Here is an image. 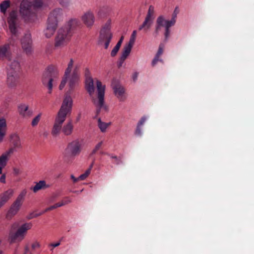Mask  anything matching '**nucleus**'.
I'll return each mask as SVG.
<instances>
[{
    "instance_id": "obj_44",
    "label": "nucleus",
    "mask_w": 254,
    "mask_h": 254,
    "mask_svg": "<svg viewBox=\"0 0 254 254\" xmlns=\"http://www.w3.org/2000/svg\"><path fill=\"white\" fill-rule=\"evenodd\" d=\"M142 133L141 128L140 127L137 126L135 130V134L137 135H141Z\"/></svg>"
},
{
    "instance_id": "obj_19",
    "label": "nucleus",
    "mask_w": 254,
    "mask_h": 254,
    "mask_svg": "<svg viewBox=\"0 0 254 254\" xmlns=\"http://www.w3.org/2000/svg\"><path fill=\"white\" fill-rule=\"evenodd\" d=\"M63 15L62 9L59 8H56L50 13L48 20L58 25V22L62 19Z\"/></svg>"
},
{
    "instance_id": "obj_52",
    "label": "nucleus",
    "mask_w": 254,
    "mask_h": 254,
    "mask_svg": "<svg viewBox=\"0 0 254 254\" xmlns=\"http://www.w3.org/2000/svg\"><path fill=\"white\" fill-rule=\"evenodd\" d=\"M102 143H103V141H100V142H99L98 144H97L96 145V146H95V148L98 150L101 148V147L102 145Z\"/></svg>"
},
{
    "instance_id": "obj_1",
    "label": "nucleus",
    "mask_w": 254,
    "mask_h": 254,
    "mask_svg": "<svg viewBox=\"0 0 254 254\" xmlns=\"http://www.w3.org/2000/svg\"><path fill=\"white\" fill-rule=\"evenodd\" d=\"M73 100L69 95H66L63 101L61 107L55 117L53 126L51 130V134L57 137L60 134L61 129L66 117L71 112Z\"/></svg>"
},
{
    "instance_id": "obj_33",
    "label": "nucleus",
    "mask_w": 254,
    "mask_h": 254,
    "mask_svg": "<svg viewBox=\"0 0 254 254\" xmlns=\"http://www.w3.org/2000/svg\"><path fill=\"white\" fill-rule=\"evenodd\" d=\"M136 36V31L135 30H134L131 35L129 42L127 44L133 46L135 41Z\"/></svg>"
},
{
    "instance_id": "obj_48",
    "label": "nucleus",
    "mask_w": 254,
    "mask_h": 254,
    "mask_svg": "<svg viewBox=\"0 0 254 254\" xmlns=\"http://www.w3.org/2000/svg\"><path fill=\"white\" fill-rule=\"evenodd\" d=\"M87 177V176H86V174H85V173L79 176V179L80 180H84Z\"/></svg>"
},
{
    "instance_id": "obj_46",
    "label": "nucleus",
    "mask_w": 254,
    "mask_h": 254,
    "mask_svg": "<svg viewBox=\"0 0 254 254\" xmlns=\"http://www.w3.org/2000/svg\"><path fill=\"white\" fill-rule=\"evenodd\" d=\"M57 196L56 194H53V195H52L48 199L49 202H52L53 201H54L55 199L56 198Z\"/></svg>"
},
{
    "instance_id": "obj_60",
    "label": "nucleus",
    "mask_w": 254,
    "mask_h": 254,
    "mask_svg": "<svg viewBox=\"0 0 254 254\" xmlns=\"http://www.w3.org/2000/svg\"><path fill=\"white\" fill-rule=\"evenodd\" d=\"M64 0H59L61 4H62L64 2Z\"/></svg>"
},
{
    "instance_id": "obj_4",
    "label": "nucleus",
    "mask_w": 254,
    "mask_h": 254,
    "mask_svg": "<svg viewBox=\"0 0 254 254\" xmlns=\"http://www.w3.org/2000/svg\"><path fill=\"white\" fill-rule=\"evenodd\" d=\"M33 226L31 222H25L19 225L16 231H10L9 233V239L11 243L20 242L25 238L28 231Z\"/></svg>"
},
{
    "instance_id": "obj_10",
    "label": "nucleus",
    "mask_w": 254,
    "mask_h": 254,
    "mask_svg": "<svg viewBox=\"0 0 254 254\" xmlns=\"http://www.w3.org/2000/svg\"><path fill=\"white\" fill-rule=\"evenodd\" d=\"M9 139L11 147L4 152L10 156L14 152L21 149L22 145L20 138L17 133H11L9 135Z\"/></svg>"
},
{
    "instance_id": "obj_8",
    "label": "nucleus",
    "mask_w": 254,
    "mask_h": 254,
    "mask_svg": "<svg viewBox=\"0 0 254 254\" xmlns=\"http://www.w3.org/2000/svg\"><path fill=\"white\" fill-rule=\"evenodd\" d=\"M70 36L68 28L60 29L55 38V47L57 48H61L64 47L69 41Z\"/></svg>"
},
{
    "instance_id": "obj_57",
    "label": "nucleus",
    "mask_w": 254,
    "mask_h": 254,
    "mask_svg": "<svg viewBox=\"0 0 254 254\" xmlns=\"http://www.w3.org/2000/svg\"><path fill=\"white\" fill-rule=\"evenodd\" d=\"M98 151L95 148H94L91 152V154H94Z\"/></svg>"
},
{
    "instance_id": "obj_41",
    "label": "nucleus",
    "mask_w": 254,
    "mask_h": 254,
    "mask_svg": "<svg viewBox=\"0 0 254 254\" xmlns=\"http://www.w3.org/2000/svg\"><path fill=\"white\" fill-rule=\"evenodd\" d=\"M159 61H162L161 60L159 59V57L155 56V57L154 58V59L153 60V61L152 62V66H154L155 65H156V64L157 63V62Z\"/></svg>"
},
{
    "instance_id": "obj_11",
    "label": "nucleus",
    "mask_w": 254,
    "mask_h": 254,
    "mask_svg": "<svg viewBox=\"0 0 254 254\" xmlns=\"http://www.w3.org/2000/svg\"><path fill=\"white\" fill-rule=\"evenodd\" d=\"M27 193L26 190H23L17 196L15 201L11 205L7 215V218H11L15 215L20 210L22 204L24 197Z\"/></svg>"
},
{
    "instance_id": "obj_54",
    "label": "nucleus",
    "mask_w": 254,
    "mask_h": 254,
    "mask_svg": "<svg viewBox=\"0 0 254 254\" xmlns=\"http://www.w3.org/2000/svg\"><path fill=\"white\" fill-rule=\"evenodd\" d=\"M124 36H122L117 44L121 46L124 40Z\"/></svg>"
},
{
    "instance_id": "obj_43",
    "label": "nucleus",
    "mask_w": 254,
    "mask_h": 254,
    "mask_svg": "<svg viewBox=\"0 0 254 254\" xmlns=\"http://www.w3.org/2000/svg\"><path fill=\"white\" fill-rule=\"evenodd\" d=\"M163 52V49L161 46H160L156 56L159 57L162 54Z\"/></svg>"
},
{
    "instance_id": "obj_7",
    "label": "nucleus",
    "mask_w": 254,
    "mask_h": 254,
    "mask_svg": "<svg viewBox=\"0 0 254 254\" xmlns=\"http://www.w3.org/2000/svg\"><path fill=\"white\" fill-rule=\"evenodd\" d=\"M111 22L108 20L101 29L100 34V41L104 44V48L107 49L109 47L111 40L113 37L111 31Z\"/></svg>"
},
{
    "instance_id": "obj_25",
    "label": "nucleus",
    "mask_w": 254,
    "mask_h": 254,
    "mask_svg": "<svg viewBox=\"0 0 254 254\" xmlns=\"http://www.w3.org/2000/svg\"><path fill=\"white\" fill-rule=\"evenodd\" d=\"M73 131V125L71 121L67 122L64 126L62 125L61 132L65 136H69L72 134Z\"/></svg>"
},
{
    "instance_id": "obj_47",
    "label": "nucleus",
    "mask_w": 254,
    "mask_h": 254,
    "mask_svg": "<svg viewBox=\"0 0 254 254\" xmlns=\"http://www.w3.org/2000/svg\"><path fill=\"white\" fill-rule=\"evenodd\" d=\"M60 245V242H58L56 243H52V244H50L49 246L52 247L53 248H55V247H57L59 246Z\"/></svg>"
},
{
    "instance_id": "obj_27",
    "label": "nucleus",
    "mask_w": 254,
    "mask_h": 254,
    "mask_svg": "<svg viewBox=\"0 0 254 254\" xmlns=\"http://www.w3.org/2000/svg\"><path fill=\"white\" fill-rule=\"evenodd\" d=\"M49 186L46 185L45 181H40L39 182L36 183V185L31 189L34 192H37L38 191L47 188Z\"/></svg>"
},
{
    "instance_id": "obj_39",
    "label": "nucleus",
    "mask_w": 254,
    "mask_h": 254,
    "mask_svg": "<svg viewBox=\"0 0 254 254\" xmlns=\"http://www.w3.org/2000/svg\"><path fill=\"white\" fill-rule=\"evenodd\" d=\"M71 199L68 197H65L64 199L62 200V202H63L64 205L71 202Z\"/></svg>"
},
{
    "instance_id": "obj_23",
    "label": "nucleus",
    "mask_w": 254,
    "mask_h": 254,
    "mask_svg": "<svg viewBox=\"0 0 254 254\" xmlns=\"http://www.w3.org/2000/svg\"><path fill=\"white\" fill-rule=\"evenodd\" d=\"M18 112L23 118H27L32 116V112L29 109V107L25 104H21L18 106Z\"/></svg>"
},
{
    "instance_id": "obj_35",
    "label": "nucleus",
    "mask_w": 254,
    "mask_h": 254,
    "mask_svg": "<svg viewBox=\"0 0 254 254\" xmlns=\"http://www.w3.org/2000/svg\"><path fill=\"white\" fill-rule=\"evenodd\" d=\"M57 208H58V206L56 205V204H55L54 205H52V206L47 208L46 209H45L44 211H43L42 212H41L40 213V214H43V213H45V212H46L47 211L52 210H53L54 209H56Z\"/></svg>"
},
{
    "instance_id": "obj_30",
    "label": "nucleus",
    "mask_w": 254,
    "mask_h": 254,
    "mask_svg": "<svg viewBox=\"0 0 254 254\" xmlns=\"http://www.w3.org/2000/svg\"><path fill=\"white\" fill-rule=\"evenodd\" d=\"M111 122L105 123L101 121L99 118L98 120V126L102 132H105L107 128L111 125Z\"/></svg>"
},
{
    "instance_id": "obj_28",
    "label": "nucleus",
    "mask_w": 254,
    "mask_h": 254,
    "mask_svg": "<svg viewBox=\"0 0 254 254\" xmlns=\"http://www.w3.org/2000/svg\"><path fill=\"white\" fill-rule=\"evenodd\" d=\"M132 47V46L129 45L128 44H127L125 46L124 50L121 57V61H124L127 59V58L129 55Z\"/></svg>"
},
{
    "instance_id": "obj_51",
    "label": "nucleus",
    "mask_w": 254,
    "mask_h": 254,
    "mask_svg": "<svg viewBox=\"0 0 254 254\" xmlns=\"http://www.w3.org/2000/svg\"><path fill=\"white\" fill-rule=\"evenodd\" d=\"M170 35V30L168 29H165V36L166 39H167Z\"/></svg>"
},
{
    "instance_id": "obj_16",
    "label": "nucleus",
    "mask_w": 254,
    "mask_h": 254,
    "mask_svg": "<svg viewBox=\"0 0 254 254\" xmlns=\"http://www.w3.org/2000/svg\"><path fill=\"white\" fill-rule=\"evenodd\" d=\"M176 20L171 19L170 20H165L163 16H160L157 19V25L155 29V32L158 33L160 27L163 26L165 29H169L170 27L175 25Z\"/></svg>"
},
{
    "instance_id": "obj_24",
    "label": "nucleus",
    "mask_w": 254,
    "mask_h": 254,
    "mask_svg": "<svg viewBox=\"0 0 254 254\" xmlns=\"http://www.w3.org/2000/svg\"><path fill=\"white\" fill-rule=\"evenodd\" d=\"M58 25L48 20L47 26L44 30V35L47 38L51 37L55 33Z\"/></svg>"
},
{
    "instance_id": "obj_56",
    "label": "nucleus",
    "mask_w": 254,
    "mask_h": 254,
    "mask_svg": "<svg viewBox=\"0 0 254 254\" xmlns=\"http://www.w3.org/2000/svg\"><path fill=\"white\" fill-rule=\"evenodd\" d=\"M56 204L57 205L58 207H61V206H63L64 205V204L63 202H62V201L60 202H58Z\"/></svg>"
},
{
    "instance_id": "obj_22",
    "label": "nucleus",
    "mask_w": 254,
    "mask_h": 254,
    "mask_svg": "<svg viewBox=\"0 0 254 254\" xmlns=\"http://www.w3.org/2000/svg\"><path fill=\"white\" fill-rule=\"evenodd\" d=\"M7 124L6 119L4 117H0V143L4 138L7 131Z\"/></svg>"
},
{
    "instance_id": "obj_49",
    "label": "nucleus",
    "mask_w": 254,
    "mask_h": 254,
    "mask_svg": "<svg viewBox=\"0 0 254 254\" xmlns=\"http://www.w3.org/2000/svg\"><path fill=\"white\" fill-rule=\"evenodd\" d=\"M71 179L73 180L74 183H76L80 180V179L78 178H75L73 175H71L70 176Z\"/></svg>"
},
{
    "instance_id": "obj_15",
    "label": "nucleus",
    "mask_w": 254,
    "mask_h": 254,
    "mask_svg": "<svg viewBox=\"0 0 254 254\" xmlns=\"http://www.w3.org/2000/svg\"><path fill=\"white\" fill-rule=\"evenodd\" d=\"M112 88L115 96L120 101H124L126 99L125 89L123 85L117 82L112 83Z\"/></svg>"
},
{
    "instance_id": "obj_55",
    "label": "nucleus",
    "mask_w": 254,
    "mask_h": 254,
    "mask_svg": "<svg viewBox=\"0 0 254 254\" xmlns=\"http://www.w3.org/2000/svg\"><path fill=\"white\" fill-rule=\"evenodd\" d=\"M24 254H32V253L29 251V249L28 247H26L25 248L24 253Z\"/></svg>"
},
{
    "instance_id": "obj_3",
    "label": "nucleus",
    "mask_w": 254,
    "mask_h": 254,
    "mask_svg": "<svg viewBox=\"0 0 254 254\" xmlns=\"http://www.w3.org/2000/svg\"><path fill=\"white\" fill-rule=\"evenodd\" d=\"M79 67L80 65L77 64L73 67V61L72 59L70 60L67 67L65 71L64 78L59 86L60 90H62L64 88L67 82H68L69 87L71 90L78 85L80 79Z\"/></svg>"
},
{
    "instance_id": "obj_20",
    "label": "nucleus",
    "mask_w": 254,
    "mask_h": 254,
    "mask_svg": "<svg viewBox=\"0 0 254 254\" xmlns=\"http://www.w3.org/2000/svg\"><path fill=\"white\" fill-rule=\"evenodd\" d=\"M11 53L10 51L9 44H6L0 46V59H6L10 61L11 59Z\"/></svg>"
},
{
    "instance_id": "obj_42",
    "label": "nucleus",
    "mask_w": 254,
    "mask_h": 254,
    "mask_svg": "<svg viewBox=\"0 0 254 254\" xmlns=\"http://www.w3.org/2000/svg\"><path fill=\"white\" fill-rule=\"evenodd\" d=\"M146 118L145 117H143L141 118V119H140V120L139 121V122L138 123L137 126L140 127L142 125H143V124L146 121Z\"/></svg>"
},
{
    "instance_id": "obj_58",
    "label": "nucleus",
    "mask_w": 254,
    "mask_h": 254,
    "mask_svg": "<svg viewBox=\"0 0 254 254\" xmlns=\"http://www.w3.org/2000/svg\"><path fill=\"white\" fill-rule=\"evenodd\" d=\"M98 151L95 148H94L91 152V154H94Z\"/></svg>"
},
{
    "instance_id": "obj_2",
    "label": "nucleus",
    "mask_w": 254,
    "mask_h": 254,
    "mask_svg": "<svg viewBox=\"0 0 254 254\" xmlns=\"http://www.w3.org/2000/svg\"><path fill=\"white\" fill-rule=\"evenodd\" d=\"M85 84L86 90L91 97L93 103L98 108L97 112H99L101 109L107 111V107L104 104L105 86L103 85L99 80H97L96 81V86L98 91V100H97L94 97L95 87L93 78H87V79H85Z\"/></svg>"
},
{
    "instance_id": "obj_5",
    "label": "nucleus",
    "mask_w": 254,
    "mask_h": 254,
    "mask_svg": "<svg viewBox=\"0 0 254 254\" xmlns=\"http://www.w3.org/2000/svg\"><path fill=\"white\" fill-rule=\"evenodd\" d=\"M42 5L41 0H24L20 4V12L26 20H31V17H34V13L31 12L30 7L33 6L39 8Z\"/></svg>"
},
{
    "instance_id": "obj_14",
    "label": "nucleus",
    "mask_w": 254,
    "mask_h": 254,
    "mask_svg": "<svg viewBox=\"0 0 254 254\" xmlns=\"http://www.w3.org/2000/svg\"><path fill=\"white\" fill-rule=\"evenodd\" d=\"M23 50L27 54H30L32 52V42L31 35L29 32L25 33L21 40Z\"/></svg>"
},
{
    "instance_id": "obj_18",
    "label": "nucleus",
    "mask_w": 254,
    "mask_h": 254,
    "mask_svg": "<svg viewBox=\"0 0 254 254\" xmlns=\"http://www.w3.org/2000/svg\"><path fill=\"white\" fill-rule=\"evenodd\" d=\"M81 20L84 24L87 27L91 28L95 21L94 13L91 10H87L82 15Z\"/></svg>"
},
{
    "instance_id": "obj_61",
    "label": "nucleus",
    "mask_w": 254,
    "mask_h": 254,
    "mask_svg": "<svg viewBox=\"0 0 254 254\" xmlns=\"http://www.w3.org/2000/svg\"><path fill=\"white\" fill-rule=\"evenodd\" d=\"M0 254H1V252H0Z\"/></svg>"
},
{
    "instance_id": "obj_31",
    "label": "nucleus",
    "mask_w": 254,
    "mask_h": 254,
    "mask_svg": "<svg viewBox=\"0 0 254 254\" xmlns=\"http://www.w3.org/2000/svg\"><path fill=\"white\" fill-rule=\"evenodd\" d=\"M10 6V1L8 0H4L0 4V11L5 14L7 9Z\"/></svg>"
},
{
    "instance_id": "obj_36",
    "label": "nucleus",
    "mask_w": 254,
    "mask_h": 254,
    "mask_svg": "<svg viewBox=\"0 0 254 254\" xmlns=\"http://www.w3.org/2000/svg\"><path fill=\"white\" fill-rule=\"evenodd\" d=\"M40 246L41 245L40 243L37 241L34 242L31 245V248L33 250L39 248Z\"/></svg>"
},
{
    "instance_id": "obj_29",
    "label": "nucleus",
    "mask_w": 254,
    "mask_h": 254,
    "mask_svg": "<svg viewBox=\"0 0 254 254\" xmlns=\"http://www.w3.org/2000/svg\"><path fill=\"white\" fill-rule=\"evenodd\" d=\"M10 156L4 152L0 156V174L2 173V169L6 165Z\"/></svg>"
},
{
    "instance_id": "obj_6",
    "label": "nucleus",
    "mask_w": 254,
    "mask_h": 254,
    "mask_svg": "<svg viewBox=\"0 0 254 254\" xmlns=\"http://www.w3.org/2000/svg\"><path fill=\"white\" fill-rule=\"evenodd\" d=\"M82 142L79 139L68 143L64 149V156L68 158H74L79 155L82 149Z\"/></svg>"
},
{
    "instance_id": "obj_38",
    "label": "nucleus",
    "mask_w": 254,
    "mask_h": 254,
    "mask_svg": "<svg viewBox=\"0 0 254 254\" xmlns=\"http://www.w3.org/2000/svg\"><path fill=\"white\" fill-rule=\"evenodd\" d=\"M85 79H87V78H92V77L91 76L90 70L88 68H86L85 70Z\"/></svg>"
},
{
    "instance_id": "obj_37",
    "label": "nucleus",
    "mask_w": 254,
    "mask_h": 254,
    "mask_svg": "<svg viewBox=\"0 0 254 254\" xmlns=\"http://www.w3.org/2000/svg\"><path fill=\"white\" fill-rule=\"evenodd\" d=\"M179 8H178V7H176L174 10L171 19L176 20V17H177V14L179 13Z\"/></svg>"
},
{
    "instance_id": "obj_45",
    "label": "nucleus",
    "mask_w": 254,
    "mask_h": 254,
    "mask_svg": "<svg viewBox=\"0 0 254 254\" xmlns=\"http://www.w3.org/2000/svg\"><path fill=\"white\" fill-rule=\"evenodd\" d=\"M5 178H6V176H5V174H3L1 176V177H0V182L2 183H5Z\"/></svg>"
},
{
    "instance_id": "obj_40",
    "label": "nucleus",
    "mask_w": 254,
    "mask_h": 254,
    "mask_svg": "<svg viewBox=\"0 0 254 254\" xmlns=\"http://www.w3.org/2000/svg\"><path fill=\"white\" fill-rule=\"evenodd\" d=\"M138 74L139 73L137 71L134 72L132 73L131 77L134 82H135L137 80Z\"/></svg>"
},
{
    "instance_id": "obj_21",
    "label": "nucleus",
    "mask_w": 254,
    "mask_h": 254,
    "mask_svg": "<svg viewBox=\"0 0 254 254\" xmlns=\"http://www.w3.org/2000/svg\"><path fill=\"white\" fill-rule=\"evenodd\" d=\"M9 62V68L8 71H11L12 72H17L20 74V65L19 62L17 58L12 59L11 57V59Z\"/></svg>"
},
{
    "instance_id": "obj_17",
    "label": "nucleus",
    "mask_w": 254,
    "mask_h": 254,
    "mask_svg": "<svg viewBox=\"0 0 254 254\" xmlns=\"http://www.w3.org/2000/svg\"><path fill=\"white\" fill-rule=\"evenodd\" d=\"M20 74L17 72L8 71L6 84L10 88L15 87L19 83Z\"/></svg>"
},
{
    "instance_id": "obj_59",
    "label": "nucleus",
    "mask_w": 254,
    "mask_h": 254,
    "mask_svg": "<svg viewBox=\"0 0 254 254\" xmlns=\"http://www.w3.org/2000/svg\"><path fill=\"white\" fill-rule=\"evenodd\" d=\"M111 158H113V159H116L117 160H118L117 157L115 156H112Z\"/></svg>"
},
{
    "instance_id": "obj_13",
    "label": "nucleus",
    "mask_w": 254,
    "mask_h": 254,
    "mask_svg": "<svg viewBox=\"0 0 254 254\" xmlns=\"http://www.w3.org/2000/svg\"><path fill=\"white\" fill-rule=\"evenodd\" d=\"M7 22L8 23L9 29L13 36H17L18 33V25L17 14L16 11H11L8 17Z\"/></svg>"
},
{
    "instance_id": "obj_26",
    "label": "nucleus",
    "mask_w": 254,
    "mask_h": 254,
    "mask_svg": "<svg viewBox=\"0 0 254 254\" xmlns=\"http://www.w3.org/2000/svg\"><path fill=\"white\" fill-rule=\"evenodd\" d=\"M13 194L14 190L9 189L0 194V200L4 204L12 197Z\"/></svg>"
},
{
    "instance_id": "obj_34",
    "label": "nucleus",
    "mask_w": 254,
    "mask_h": 254,
    "mask_svg": "<svg viewBox=\"0 0 254 254\" xmlns=\"http://www.w3.org/2000/svg\"><path fill=\"white\" fill-rule=\"evenodd\" d=\"M120 47L121 46L116 44V45L115 46V47L113 48V49L112 50L111 52V56L113 57H115L118 53Z\"/></svg>"
},
{
    "instance_id": "obj_50",
    "label": "nucleus",
    "mask_w": 254,
    "mask_h": 254,
    "mask_svg": "<svg viewBox=\"0 0 254 254\" xmlns=\"http://www.w3.org/2000/svg\"><path fill=\"white\" fill-rule=\"evenodd\" d=\"M92 164L91 165V166H90V167L85 171V174H86V176H87V177L88 176V175L90 174V172H91V170L92 168Z\"/></svg>"
},
{
    "instance_id": "obj_53",
    "label": "nucleus",
    "mask_w": 254,
    "mask_h": 254,
    "mask_svg": "<svg viewBox=\"0 0 254 254\" xmlns=\"http://www.w3.org/2000/svg\"><path fill=\"white\" fill-rule=\"evenodd\" d=\"M14 174L17 175L20 173V170L18 168H14L13 169Z\"/></svg>"
},
{
    "instance_id": "obj_9",
    "label": "nucleus",
    "mask_w": 254,
    "mask_h": 254,
    "mask_svg": "<svg viewBox=\"0 0 254 254\" xmlns=\"http://www.w3.org/2000/svg\"><path fill=\"white\" fill-rule=\"evenodd\" d=\"M58 73V70L54 66H51L48 67L43 74L42 82L43 84L48 87L50 93H51L53 88L52 81Z\"/></svg>"
},
{
    "instance_id": "obj_12",
    "label": "nucleus",
    "mask_w": 254,
    "mask_h": 254,
    "mask_svg": "<svg viewBox=\"0 0 254 254\" xmlns=\"http://www.w3.org/2000/svg\"><path fill=\"white\" fill-rule=\"evenodd\" d=\"M154 12V6L152 5H150L144 21L138 28L139 30H144V31H146L150 28L153 23V20L155 18Z\"/></svg>"
},
{
    "instance_id": "obj_32",
    "label": "nucleus",
    "mask_w": 254,
    "mask_h": 254,
    "mask_svg": "<svg viewBox=\"0 0 254 254\" xmlns=\"http://www.w3.org/2000/svg\"><path fill=\"white\" fill-rule=\"evenodd\" d=\"M42 114L39 113L37 115L32 121L31 125L32 127H35L37 126L41 118Z\"/></svg>"
}]
</instances>
